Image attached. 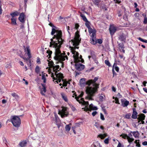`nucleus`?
<instances>
[{
	"label": "nucleus",
	"instance_id": "f257e3e1",
	"mask_svg": "<svg viewBox=\"0 0 147 147\" xmlns=\"http://www.w3.org/2000/svg\"><path fill=\"white\" fill-rule=\"evenodd\" d=\"M55 32L56 35H54L52 38L51 39L49 47L55 49V56L54 59L59 62V63L61 67H63V63L62 61L65 59L67 60L68 57L66 55H65L61 53L60 50V49L62 44L63 40L62 38V32L61 30H56L53 28L51 34L53 35Z\"/></svg>",
	"mask_w": 147,
	"mask_h": 147
},
{
	"label": "nucleus",
	"instance_id": "f03ea898",
	"mask_svg": "<svg viewBox=\"0 0 147 147\" xmlns=\"http://www.w3.org/2000/svg\"><path fill=\"white\" fill-rule=\"evenodd\" d=\"M79 32L78 31L76 32L74 38L71 40L73 45L75 47H70V48L71 51L73 55V57L76 63L75 65L76 68L77 70L81 71L84 69V66L83 65L79 63V62L81 61L83 63L84 61L81 58L82 56L80 55V57H79L78 53L75 51L76 49H78L79 47L76 46L79 45L81 40V39L80 38V35Z\"/></svg>",
	"mask_w": 147,
	"mask_h": 147
},
{
	"label": "nucleus",
	"instance_id": "7ed1b4c3",
	"mask_svg": "<svg viewBox=\"0 0 147 147\" xmlns=\"http://www.w3.org/2000/svg\"><path fill=\"white\" fill-rule=\"evenodd\" d=\"M98 78H95L93 80H89L92 81L90 83V85L92 84L93 87L88 86L87 87L86 92L88 95L86 97V98L89 100H92L93 99L92 97L94 96V94L97 90V89L98 88V85L96 84L95 82L98 80Z\"/></svg>",
	"mask_w": 147,
	"mask_h": 147
},
{
	"label": "nucleus",
	"instance_id": "20e7f679",
	"mask_svg": "<svg viewBox=\"0 0 147 147\" xmlns=\"http://www.w3.org/2000/svg\"><path fill=\"white\" fill-rule=\"evenodd\" d=\"M60 65H57L54 66L53 68V71L55 72V76L53 74H51V77L53 79V81L56 80L55 82H57V83L58 82H60L61 81V80L63 78V74L61 73H58V71L60 70L61 68H59Z\"/></svg>",
	"mask_w": 147,
	"mask_h": 147
},
{
	"label": "nucleus",
	"instance_id": "39448f33",
	"mask_svg": "<svg viewBox=\"0 0 147 147\" xmlns=\"http://www.w3.org/2000/svg\"><path fill=\"white\" fill-rule=\"evenodd\" d=\"M11 121L13 126L16 127H19L21 124V120L18 116H12L11 119Z\"/></svg>",
	"mask_w": 147,
	"mask_h": 147
},
{
	"label": "nucleus",
	"instance_id": "423d86ee",
	"mask_svg": "<svg viewBox=\"0 0 147 147\" xmlns=\"http://www.w3.org/2000/svg\"><path fill=\"white\" fill-rule=\"evenodd\" d=\"M83 95L84 93L83 92H82L78 96H76V95H75V96H76L75 98L80 103H81L82 104L84 105H88V102L85 101L84 100L83 98H81L80 99H79L80 98L82 97L83 96Z\"/></svg>",
	"mask_w": 147,
	"mask_h": 147
},
{
	"label": "nucleus",
	"instance_id": "0eeeda50",
	"mask_svg": "<svg viewBox=\"0 0 147 147\" xmlns=\"http://www.w3.org/2000/svg\"><path fill=\"white\" fill-rule=\"evenodd\" d=\"M62 109L60 110L58 114L60 115L62 118L67 117L69 114V113L67 111V108L66 107H62Z\"/></svg>",
	"mask_w": 147,
	"mask_h": 147
},
{
	"label": "nucleus",
	"instance_id": "6e6552de",
	"mask_svg": "<svg viewBox=\"0 0 147 147\" xmlns=\"http://www.w3.org/2000/svg\"><path fill=\"white\" fill-rule=\"evenodd\" d=\"M25 48L24 49V51L26 52L25 54H27L28 57L27 58H26L24 57H23L22 58L24 60L26 61H28L30 59L31 57V54L30 53V49L29 48V47L28 46H27L25 48V47H24Z\"/></svg>",
	"mask_w": 147,
	"mask_h": 147
},
{
	"label": "nucleus",
	"instance_id": "1a4fd4ad",
	"mask_svg": "<svg viewBox=\"0 0 147 147\" xmlns=\"http://www.w3.org/2000/svg\"><path fill=\"white\" fill-rule=\"evenodd\" d=\"M88 105H85V107L84 108H82V109H84V111H90L91 110H97L98 109L96 107L94 106L92 104H90L89 106V108L88 107Z\"/></svg>",
	"mask_w": 147,
	"mask_h": 147
},
{
	"label": "nucleus",
	"instance_id": "9d476101",
	"mask_svg": "<svg viewBox=\"0 0 147 147\" xmlns=\"http://www.w3.org/2000/svg\"><path fill=\"white\" fill-rule=\"evenodd\" d=\"M92 81L88 80L86 82L85 78H82L80 79V84L81 86H84L86 85H90V83Z\"/></svg>",
	"mask_w": 147,
	"mask_h": 147
},
{
	"label": "nucleus",
	"instance_id": "9b49d317",
	"mask_svg": "<svg viewBox=\"0 0 147 147\" xmlns=\"http://www.w3.org/2000/svg\"><path fill=\"white\" fill-rule=\"evenodd\" d=\"M120 136H122L123 138L125 139L126 138L128 142L129 143L131 142L134 140V139L130 138V136H128L126 134H122Z\"/></svg>",
	"mask_w": 147,
	"mask_h": 147
},
{
	"label": "nucleus",
	"instance_id": "f8f14e48",
	"mask_svg": "<svg viewBox=\"0 0 147 147\" xmlns=\"http://www.w3.org/2000/svg\"><path fill=\"white\" fill-rule=\"evenodd\" d=\"M117 28L113 25L111 26L109 28V31L111 35H113L117 30Z\"/></svg>",
	"mask_w": 147,
	"mask_h": 147
},
{
	"label": "nucleus",
	"instance_id": "ddd939ff",
	"mask_svg": "<svg viewBox=\"0 0 147 147\" xmlns=\"http://www.w3.org/2000/svg\"><path fill=\"white\" fill-rule=\"evenodd\" d=\"M121 105L123 107H127L129 104V102L125 99H122L121 100Z\"/></svg>",
	"mask_w": 147,
	"mask_h": 147
},
{
	"label": "nucleus",
	"instance_id": "4468645a",
	"mask_svg": "<svg viewBox=\"0 0 147 147\" xmlns=\"http://www.w3.org/2000/svg\"><path fill=\"white\" fill-rule=\"evenodd\" d=\"M25 15L24 13H22L20 14L18 19L20 22L22 23H24L25 21Z\"/></svg>",
	"mask_w": 147,
	"mask_h": 147
},
{
	"label": "nucleus",
	"instance_id": "2eb2a0df",
	"mask_svg": "<svg viewBox=\"0 0 147 147\" xmlns=\"http://www.w3.org/2000/svg\"><path fill=\"white\" fill-rule=\"evenodd\" d=\"M96 35H91L90 39V43L92 44L95 45L97 41L95 37Z\"/></svg>",
	"mask_w": 147,
	"mask_h": 147
},
{
	"label": "nucleus",
	"instance_id": "dca6fc26",
	"mask_svg": "<svg viewBox=\"0 0 147 147\" xmlns=\"http://www.w3.org/2000/svg\"><path fill=\"white\" fill-rule=\"evenodd\" d=\"M133 112L132 115L131 117L133 119H136L137 117L138 113L136 112V110L135 109H133Z\"/></svg>",
	"mask_w": 147,
	"mask_h": 147
},
{
	"label": "nucleus",
	"instance_id": "f3484780",
	"mask_svg": "<svg viewBox=\"0 0 147 147\" xmlns=\"http://www.w3.org/2000/svg\"><path fill=\"white\" fill-rule=\"evenodd\" d=\"M88 29L89 34H92L91 35H96V30L95 29H92L90 27L88 28Z\"/></svg>",
	"mask_w": 147,
	"mask_h": 147
},
{
	"label": "nucleus",
	"instance_id": "a211bd4d",
	"mask_svg": "<svg viewBox=\"0 0 147 147\" xmlns=\"http://www.w3.org/2000/svg\"><path fill=\"white\" fill-rule=\"evenodd\" d=\"M27 142L26 140H23L20 142L19 144V145L21 147H24L26 146Z\"/></svg>",
	"mask_w": 147,
	"mask_h": 147
},
{
	"label": "nucleus",
	"instance_id": "6ab92c4d",
	"mask_svg": "<svg viewBox=\"0 0 147 147\" xmlns=\"http://www.w3.org/2000/svg\"><path fill=\"white\" fill-rule=\"evenodd\" d=\"M47 76V75L45 73H43V72H42V79L43 80V82L45 83L46 81V77Z\"/></svg>",
	"mask_w": 147,
	"mask_h": 147
},
{
	"label": "nucleus",
	"instance_id": "aec40b11",
	"mask_svg": "<svg viewBox=\"0 0 147 147\" xmlns=\"http://www.w3.org/2000/svg\"><path fill=\"white\" fill-rule=\"evenodd\" d=\"M138 119L140 120H143L144 119L145 116L143 113H141L138 115Z\"/></svg>",
	"mask_w": 147,
	"mask_h": 147
},
{
	"label": "nucleus",
	"instance_id": "412c9836",
	"mask_svg": "<svg viewBox=\"0 0 147 147\" xmlns=\"http://www.w3.org/2000/svg\"><path fill=\"white\" fill-rule=\"evenodd\" d=\"M126 38V37L125 35L124 34H122L119 36V40H120L121 41H125Z\"/></svg>",
	"mask_w": 147,
	"mask_h": 147
},
{
	"label": "nucleus",
	"instance_id": "4be33fe9",
	"mask_svg": "<svg viewBox=\"0 0 147 147\" xmlns=\"http://www.w3.org/2000/svg\"><path fill=\"white\" fill-rule=\"evenodd\" d=\"M107 136V134L106 133L104 134H99L97 136V137H99L101 139H104Z\"/></svg>",
	"mask_w": 147,
	"mask_h": 147
},
{
	"label": "nucleus",
	"instance_id": "5701e85b",
	"mask_svg": "<svg viewBox=\"0 0 147 147\" xmlns=\"http://www.w3.org/2000/svg\"><path fill=\"white\" fill-rule=\"evenodd\" d=\"M19 14V13L17 11L13 12L10 13V15L12 17V18H15L14 17L17 16Z\"/></svg>",
	"mask_w": 147,
	"mask_h": 147
},
{
	"label": "nucleus",
	"instance_id": "b1692460",
	"mask_svg": "<svg viewBox=\"0 0 147 147\" xmlns=\"http://www.w3.org/2000/svg\"><path fill=\"white\" fill-rule=\"evenodd\" d=\"M135 138L138 137L139 135V133L137 131L131 132Z\"/></svg>",
	"mask_w": 147,
	"mask_h": 147
},
{
	"label": "nucleus",
	"instance_id": "393cba45",
	"mask_svg": "<svg viewBox=\"0 0 147 147\" xmlns=\"http://www.w3.org/2000/svg\"><path fill=\"white\" fill-rule=\"evenodd\" d=\"M12 96L16 100H18L19 98V97L18 95L15 93H13L11 94Z\"/></svg>",
	"mask_w": 147,
	"mask_h": 147
},
{
	"label": "nucleus",
	"instance_id": "a878e982",
	"mask_svg": "<svg viewBox=\"0 0 147 147\" xmlns=\"http://www.w3.org/2000/svg\"><path fill=\"white\" fill-rule=\"evenodd\" d=\"M90 55L92 58L93 59H96V56L95 54V53L93 51H91L90 52Z\"/></svg>",
	"mask_w": 147,
	"mask_h": 147
},
{
	"label": "nucleus",
	"instance_id": "bb28decb",
	"mask_svg": "<svg viewBox=\"0 0 147 147\" xmlns=\"http://www.w3.org/2000/svg\"><path fill=\"white\" fill-rule=\"evenodd\" d=\"M16 18H12L11 19V24L14 25H16L17 23L16 22Z\"/></svg>",
	"mask_w": 147,
	"mask_h": 147
},
{
	"label": "nucleus",
	"instance_id": "cd10ccee",
	"mask_svg": "<svg viewBox=\"0 0 147 147\" xmlns=\"http://www.w3.org/2000/svg\"><path fill=\"white\" fill-rule=\"evenodd\" d=\"M116 65V64L114 63L113 66V70L114 69H115L117 72H118L119 71V68Z\"/></svg>",
	"mask_w": 147,
	"mask_h": 147
},
{
	"label": "nucleus",
	"instance_id": "c85d7f7f",
	"mask_svg": "<svg viewBox=\"0 0 147 147\" xmlns=\"http://www.w3.org/2000/svg\"><path fill=\"white\" fill-rule=\"evenodd\" d=\"M71 125V124H69L68 125H66L65 127V129L67 131H69L70 129V125Z\"/></svg>",
	"mask_w": 147,
	"mask_h": 147
},
{
	"label": "nucleus",
	"instance_id": "c756f323",
	"mask_svg": "<svg viewBox=\"0 0 147 147\" xmlns=\"http://www.w3.org/2000/svg\"><path fill=\"white\" fill-rule=\"evenodd\" d=\"M80 16L82 18V19L84 21H87V20H88L86 16L82 14L81 13H80Z\"/></svg>",
	"mask_w": 147,
	"mask_h": 147
},
{
	"label": "nucleus",
	"instance_id": "7c9ffc66",
	"mask_svg": "<svg viewBox=\"0 0 147 147\" xmlns=\"http://www.w3.org/2000/svg\"><path fill=\"white\" fill-rule=\"evenodd\" d=\"M98 146L99 145L98 142H94L91 145V147H98Z\"/></svg>",
	"mask_w": 147,
	"mask_h": 147
},
{
	"label": "nucleus",
	"instance_id": "2f4dec72",
	"mask_svg": "<svg viewBox=\"0 0 147 147\" xmlns=\"http://www.w3.org/2000/svg\"><path fill=\"white\" fill-rule=\"evenodd\" d=\"M48 65L49 67L50 68H52L54 67L55 65L54 64V63L52 61H50L48 63Z\"/></svg>",
	"mask_w": 147,
	"mask_h": 147
},
{
	"label": "nucleus",
	"instance_id": "473e14b6",
	"mask_svg": "<svg viewBox=\"0 0 147 147\" xmlns=\"http://www.w3.org/2000/svg\"><path fill=\"white\" fill-rule=\"evenodd\" d=\"M63 78L61 80H62V82H63L62 85L63 86H66L67 85V81H64V80L63 79Z\"/></svg>",
	"mask_w": 147,
	"mask_h": 147
},
{
	"label": "nucleus",
	"instance_id": "72a5a7b5",
	"mask_svg": "<svg viewBox=\"0 0 147 147\" xmlns=\"http://www.w3.org/2000/svg\"><path fill=\"white\" fill-rule=\"evenodd\" d=\"M100 2V0H94L93 1L94 3L97 6H98Z\"/></svg>",
	"mask_w": 147,
	"mask_h": 147
},
{
	"label": "nucleus",
	"instance_id": "f704fd0d",
	"mask_svg": "<svg viewBox=\"0 0 147 147\" xmlns=\"http://www.w3.org/2000/svg\"><path fill=\"white\" fill-rule=\"evenodd\" d=\"M61 96H62V97L63 98L65 102H67L68 100L67 98V97L66 96H65L64 94H61Z\"/></svg>",
	"mask_w": 147,
	"mask_h": 147
},
{
	"label": "nucleus",
	"instance_id": "c9c22d12",
	"mask_svg": "<svg viewBox=\"0 0 147 147\" xmlns=\"http://www.w3.org/2000/svg\"><path fill=\"white\" fill-rule=\"evenodd\" d=\"M118 43V46L119 47V48L120 49H124V46L123 44L122 43H119L117 42Z\"/></svg>",
	"mask_w": 147,
	"mask_h": 147
},
{
	"label": "nucleus",
	"instance_id": "e433bc0d",
	"mask_svg": "<svg viewBox=\"0 0 147 147\" xmlns=\"http://www.w3.org/2000/svg\"><path fill=\"white\" fill-rule=\"evenodd\" d=\"M35 70L36 73L37 74H38L40 72V68L38 66H36V67Z\"/></svg>",
	"mask_w": 147,
	"mask_h": 147
},
{
	"label": "nucleus",
	"instance_id": "4c0bfd02",
	"mask_svg": "<svg viewBox=\"0 0 147 147\" xmlns=\"http://www.w3.org/2000/svg\"><path fill=\"white\" fill-rule=\"evenodd\" d=\"M134 143L136 144V146L138 147H140V145L139 144V140H136L134 142Z\"/></svg>",
	"mask_w": 147,
	"mask_h": 147
},
{
	"label": "nucleus",
	"instance_id": "58836bf2",
	"mask_svg": "<svg viewBox=\"0 0 147 147\" xmlns=\"http://www.w3.org/2000/svg\"><path fill=\"white\" fill-rule=\"evenodd\" d=\"M85 22H86L85 25L87 28H88L90 27V22L88 20H87V21H85Z\"/></svg>",
	"mask_w": 147,
	"mask_h": 147
},
{
	"label": "nucleus",
	"instance_id": "ea45409f",
	"mask_svg": "<svg viewBox=\"0 0 147 147\" xmlns=\"http://www.w3.org/2000/svg\"><path fill=\"white\" fill-rule=\"evenodd\" d=\"M105 64L107 65L110 66H111L110 63L109 62V61L108 60H106L105 61Z\"/></svg>",
	"mask_w": 147,
	"mask_h": 147
},
{
	"label": "nucleus",
	"instance_id": "a19ab883",
	"mask_svg": "<svg viewBox=\"0 0 147 147\" xmlns=\"http://www.w3.org/2000/svg\"><path fill=\"white\" fill-rule=\"evenodd\" d=\"M104 95L102 94H101V95H100L99 97V99L101 101H102L104 99Z\"/></svg>",
	"mask_w": 147,
	"mask_h": 147
},
{
	"label": "nucleus",
	"instance_id": "79ce46f5",
	"mask_svg": "<svg viewBox=\"0 0 147 147\" xmlns=\"http://www.w3.org/2000/svg\"><path fill=\"white\" fill-rule=\"evenodd\" d=\"M109 138H107L105 139L104 140V142L105 144H108L109 143Z\"/></svg>",
	"mask_w": 147,
	"mask_h": 147
},
{
	"label": "nucleus",
	"instance_id": "37998d69",
	"mask_svg": "<svg viewBox=\"0 0 147 147\" xmlns=\"http://www.w3.org/2000/svg\"><path fill=\"white\" fill-rule=\"evenodd\" d=\"M138 39L139 40H140V41H142V42H145V43H147V40H144L143 39H142V38H141L140 37H139L138 38Z\"/></svg>",
	"mask_w": 147,
	"mask_h": 147
},
{
	"label": "nucleus",
	"instance_id": "c03bdc74",
	"mask_svg": "<svg viewBox=\"0 0 147 147\" xmlns=\"http://www.w3.org/2000/svg\"><path fill=\"white\" fill-rule=\"evenodd\" d=\"M143 22L144 24H146L147 23V18L146 17V15H145V16H144Z\"/></svg>",
	"mask_w": 147,
	"mask_h": 147
},
{
	"label": "nucleus",
	"instance_id": "a18cd8bd",
	"mask_svg": "<svg viewBox=\"0 0 147 147\" xmlns=\"http://www.w3.org/2000/svg\"><path fill=\"white\" fill-rule=\"evenodd\" d=\"M131 116V114L130 113L127 114L125 116V117L127 119H129Z\"/></svg>",
	"mask_w": 147,
	"mask_h": 147
},
{
	"label": "nucleus",
	"instance_id": "49530a36",
	"mask_svg": "<svg viewBox=\"0 0 147 147\" xmlns=\"http://www.w3.org/2000/svg\"><path fill=\"white\" fill-rule=\"evenodd\" d=\"M47 53L48 54V55L50 57L52 53V51H47Z\"/></svg>",
	"mask_w": 147,
	"mask_h": 147
},
{
	"label": "nucleus",
	"instance_id": "de8ad7c7",
	"mask_svg": "<svg viewBox=\"0 0 147 147\" xmlns=\"http://www.w3.org/2000/svg\"><path fill=\"white\" fill-rule=\"evenodd\" d=\"M100 118L102 120H105L104 115L102 113H100Z\"/></svg>",
	"mask_w": 147,
	"mask_h": 147
},
{
	"label": "nucleus",
	"instance_id": "09e8293b",
	"mask_svg": "<svg viewBox=\"0 0 147 147\" xmlns=\"http://www.w3.org/2000/svg\"><path fill=\"white\" fill-rule=\"evenodd\" d=\"M5 67L7 68H10L11 67V63H9L8 64H7Z\"/></svg>",
	"mask_w": 147,
	"mask_h": 147
},
{
	"label": "nucleus",
	"instance_id": "8fccbe9b",
	"mask_svg": "<svg viewBox=\"0 0 147 147\" xmlns=\"http://www.w3.org/2000/svg\"><path fill=\"white\" fill-rule=\"evenodd\" d=\"M42 86L43 87V88H42V89L41 90H42L43 92H44V93H45L46 92V89L45 87L44 86L43 84L42 85Z\"/></svg>",
	"mask_w": 147,
	"mask_h": 147
},
{
	"label": "nucleus",
	"instance_id": "3c124183",
	"mask_svg": "<svg viewBox=\"0 0 147 147\" xmlns=\"http://www.w3.org/2000/svg\"><path fill=\"white\" fill-rule=\"evenodd\" d=\"M115 103L116 104H119L120 103L119 102V99L117 98H115Z\"/></svg>",
	"mask_w": 147,
	"mask_h": 147
},
{
	"label": "nucleus",
	"instance_id": "603ef678",
	"mask_svg": "<svg viewBox=\"0 0 147 147\" xmlns=\"http://www.w3.org/2000/svg\"><path fill=\"white\" fill-rule=\"evenodd\" d=\"M118 141L119 143L117 146V147H123V146L121 144L120 142H119V141Z\"/></svg>",
	"mask_w": 147,
	"mask_h": 147
},
{
	"label": "nucleus",
	"instance_id": "864d4df0",
	"mask_svg": "<svg viewBox=\"0 0 147 147\" xmlns=\"http://www.w3.org/2000/svg\"><path fill=\"white\" fill-rule=\"evenodd\" d=\"M102 40L101 39H98L97 40V42L98 43L101 44L102 43Z\"/></svg>",
	"mask_w": 147,
	"mask_h": 147
},
{
	"label": "nucleus",
	"instance_id": "5fc2aeb1",
	"mask_svg": "<svg viewBox=\"0 0 147 147\" xmlns=\"http://www.w3.org/2000/svg\"><path fill=\"white\" fill-rule=\"evenodd\" d=\"M119 56L120 57L121 59H123V60H125V57H124L123 55H121L119 54Z\"/></svg>",
	"mask_w": 147,
	"mask_h": 147
},
{
	"label": "nucleus",
	"instance_id": "6e6d98bb",
	"mask_svg": "<svg viewBox=\"0 0 147 147\" xmlns=\"http://www.w3.org/2000/svg\"><path fill=\"white\" fill-rule=\"evenodd\" d=\"M97 112L96 111H94L92 113V115L93 116H95L97 114Z\"/></svg>",
	"mask_w": 147,
	"mask_h": 147
},
{
	"label": "nucleus",
	"instance_id": "4d7b16f0",
	"mask_svg": "<svg viewBox=\"0 0 147 147\" xmlns=\"http://www.w3.org/2000/svg\"><path fill=\"white\" fill-rule=\"evenodd\" d=\"M2 102L3 104H5L7 102V100L4 99H3L2 100Z\"/></svg>",
	"mask_w": 147,
	"mask_h": 147
},
{
	"label": "nucleus",
	"instance_id": "13d9d810",
	"mask_svg": "<svg viewBox=\"0 0 147 147\" xmlns=\"http://www.w3.org/2000/svg\"><path fill=\"white\" fill-rule=\"evenodd\" d=\"M75 128H76L75 127H72V129L73 130V131L75 134H76V132L75 130Z\"/></svg>",
	"mask_w": 147,
	"mask_h": 147
},
{
	"label": "nucleus",
	"instance_id": "bf43d9fd",
	"mask_svg": "<svg viewBox=\"0 0 147 147\" xmlns=\"http://www.w3.org/2000/svg\"><path fill=\"white\" fill-rule=\"evenodd\" d=\"M94 125L97 128H99V125L98 123H96Z\"/></svg>",
	"mask_w": 147,
	"mask_h": 147
},
{
	"label": "nucleus",
	"instance_id": "052dcab7",
	"mask_svg": "<svg viewBox=\"0 0 147 147\" xmlns=\"http://www.w3.org/2000/svg\"><path fill=\"white\" fill-rule=\"evenodd\" d=\"M142 144L144 146H147V142L144 141L142 142Z\"/></svg>",
	"mask_w": 147,
	"mask_h": 147
},
{
	"label": "nucleus",
	"instance_id": "680f3d73",
	"mask_svg": "<svg viewBox=\"0 0 147 147\" xmlns=\"http://www.w3.org/2000/svg\"><path fill=\"white\" fill-rule=\"evenodd\" d=\"M80 123H76L75 124V127H80Z\"/></svg>",
	"mask_w": 147,
	"mask_h": 147
},
{
	"label": "nucleus",
	"instance_id": "e2e57ef3",
	"mask_svg": "<svg viewBox=\"0 0 147 147\" xmlns=\"http://www.w3.org/2000/svg\"><path fill=\"white\" fill-rule=\"evenodd\" d=\"M71 108L73 111H75L76 110V109L75 107H74L73 106H72L71 107Z\"/></svg>",
	"mask_w": 147,
	"mask_h": 147
},
{
	"label": "nucleus",
	"instance_id": "0e129e2a",
	"mask_svg": "<svg viewBox=\"0 0 147 147\" xmlns=\"http://www.w3.org/2000/svg\"><path fill=\"white\" fill-rule=\"evenodd\" d=\"M19 63L21 66H23L24 65L23 62L21 61H19Z\"/></svg>",
	"mask_w": 147,
	"mask_h": 147
},
{
	"label": "nucleus",
	"instance_id": "69168bd1",
	"mask_svg": "<svg viewBox=\"0 0 147 147\" xmlns=\"http://www.w3.org/2000/svg\"><path fill=\"white\" fill-rule=\"evenodd\" d=\"M112 90L114 92H115L116 91V88L114 86H113L112 87Z\"/></svg>",
	"mask_w": 147,
	"mask_h": 147
},
{
	"label": "nucleus",
	"instance_id": "338daca9",
	"mask_svg": "<svg viewBox=\"0 0 147 147\" xmlns=\"http://www.w3.org/2000/svg\"><path fill=\"white\" fill-rule=\"evenodd\" d=\"M79 27V25L78 24H76L75 25V28L76 29H77Z\"/></svg>",
	"mask_w": 147,
	"mask_h": 147
},
{
	"label": "nucleus",
	"instance_id": "774afa93",
	"mask_svg": "<svg viewBox=\"0 0 147 147\" xmlns=\"http://www.w3.org/2000/svg\"><path fill=\"white\" fill-rule=\"evenodd\" d=\"M93 60H94V62L96 63V64H98V60H97V59H96H96H93Z\"/></svg>",
	"mask_w": 147,
	"mask_h": 147
}]
</instances>
